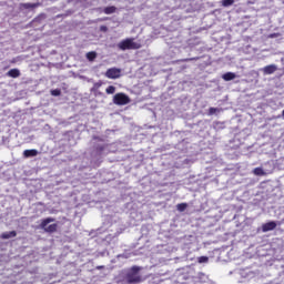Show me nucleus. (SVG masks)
Returning a JSON list of instances; mask_svg holds the SVG:
<instances>
[{
	"instance_id": "nucleus-33",
	"label": "nucleus",
	"mask_w": 284,
	"mask_h": 284,
	"mask_svg": "<svg viewBox=\"0 0 284 284\" xmlns=\"http://www.w3.org/2000/svg\"><path fill=\"white\" fill-rule=\"evenodd\" d=\"M282 116H284V109H283V111H282Z\"/></svg>"
},
{
	"instance_id": "nucleus-32",
	"label": "nucleus",
	"mask_w": 284,
	"mask_h": 284,
	"mask_svg": "<svg viewBox=\"0 0 284 284\" xmlns=\"http://www.w3.org/2000/svg\"><path fill=\"white\" fill-rule=\"evenodd\" d=\"M60 17H61V14L55 16L57 19H59Z\"/></svg>"
},
{
	"instance_id": "nucleus-3",
	"label": "nucleus",
	"mask_w": 284,
	"mask_h": 284,
	"mask_svg": "<svg viewBox=\"0 0 284 284\" xmlns=\"http://www.w3.org/2000/svg\"><path fill=\"white\" fill-rule=\"evenodd\" d=\"M53 223V224H50ZM59 229V224L54 223V217H47L41 220L39 224V230H43L47 234H54Z\"/></svg>"
},
{
	"instance_id": "nucleus-27",
	"label": "nucleus",
	"mask_w": 284,
	"mask_h": 284,
	"mask_svg": "<svg viewBox=\"0 0 284 284\" xmlns=\"http://www.w3.org/2000/svg\"><path fill=\"white\" fill-rule=\"evenodd\" d=\"M100 32H108V26H100Z\"/></svg>"
},
{
	"instance_id": "nucleus-4",
	"label": "nucleus",
	"mask_w": 284,
	"mask_h": 284,
	"mask_svg": "<svg viewBox=\"0 0 284 284\" xmlns=\"http://www.w3.org/2000/svg\"><path fill=\"white\" fill-rule=\"evenodd\" d=\"M118 48L119 50H122V52H125V50H139L141 45L134 42V39L126 38L118 43Z\"/></svg>"
},
{
	"instance_id": "nucleus-8",
	"label": "nucleus",
	"mask_w": 284,
	"mask_h": 284,
	"mask_svg": "<svg viewBox=\"0 0 284 284\" xmlns=\"http://www.w3.org/2000/svg\"><path fill=\"white\" fill-rule=\"evenodd\" d=\"M34 8H39V4L37 3H31V2H24L19 4V10L21 12H32Z\"/></svg>"
},
{
	"instance_id": "nucleus-14",
	"label": "nucleus",
	"mask_w": 284,
	"mask_h": 284,
	"mask_svg": "<svg viewBox=\"0 0 284 284\" xmlns=\"http://www.w3.org/2000/svg\"><path fill=\"white\" fill-rule=\"evenodd\" d=\"M223 81H234L236 79V73L234 72H226L222 75Z\"/></svg>"
},
{
	"instance_id": "nucleus-31",
	"label": "nucleus",
	"mask_w": 284,
	"mask_h": 284,
	"mask_svg": "<svg viewBox=\"0 0 284 284\" xmlns=\"http://www.w3.org/2000/svg\"><path fill=\"white\" fill-rule=\"evenodd\" d=\"M97 270H103V266H98Z\"/></svg>"
},
{
	"instance_id": "nucleus-25",
	"label": "nucleus",
	"mask_w": 284,
	"mask_h": 284,
	"mask_svg": "<svg viewBox=\"0 0 284 284\" xmlns=\"http://www.w3.org/2000/svg\"><path fill=\"white\" fill-rule=\"evenodd\" d=\"M50 93L51 97H61V89H52Z\"/></svg>"
},
{
	"instance_id": "nucleus-9",
	"label": "nucleus",
	"mask_w": 284,
	"mask_h": 284,
	"mask_svg": "<svg viewBox=\"0 0 284 284\" xmlns=\"http://www.w3.org/2000/svg\"><path fill=\"white\" fill-rule=\"evenodd\" d=\"M278 70V67L276 64H268L262 69H260V72H263V74L268 75V74H274Z\"/></svg>"
},
{
	"instance_id": "nucleus-7",
	"label": "nucleus",
	"mask_w": 284,
	"mask_h": 284,
	"mask_svg": "<svg viewBox=\"0 0 284 284\" xmlns=\"http://www.w3.org/2000/svg\"><path fill=\"white\" fill-rule=\"evenodd\" d=\"M184 52H190L189 53L190 58H186V59L182 60L184 62H187V61H199L201 59L199 55H193L192 57V54H194V52H196V49L194 47H186V48H184Z\"/></svg>"
},
{
	"instance_id": "nucleus-12",
	"label": "nucleus",
	"mask_w": 284,
	"mask_h": 284,
	"mask_svg": "<svg viewBox=\"0 0 284 284\" xmlns=\"http://www.w3.org/2000/svg\"><path fill=\"white\" fill-rule=\"evenodd\" d=\"M38 155H39V151L36 149H30V150L23 151L24 159H33V156H38Z\"/></svg>"
},
{
	"instance_id": "nucleus-23",
	"label": "nucleus",
	"mask_w": 284,
	"mask_h": 284,
	"mask_svg": "<svg viewBox=\"0 0 284 284\" xmlns=\"http://www.w3.org/2000/svg\"><path fill=\"white\" fill-rule=\"evenodd\" d=\"M106 94H114L116 92V87L114 85H109L105 90Z\"/></svg>"
},
{
	"instance_id": "nucleus-30",
	"label": "nucleus",
	"mask_w": 284,
	"mask_h": 284,
	"mask_svg": "<svg viewBox=\"0 0 284 284\" xmlns=\"http://www.w3.org/2000/svg\"><path fill=\"white\" fill-rule=\"evenodd\" d=\"M68 134H69V135L72 134V131H67V132L64 133V136L68 135Z\"/></svg>"
},
{
	"instance_id": "nucleus-1",
	"label": "nucleus",
	"mask_w": 284,
	"mask_h": 284,
	"mask_svg": "<svg viewBox=\"0 0 284 284\" xmlns=\"http://www.w3.org/2000/svg\"><path fill=\"white\" fill-rule=\"evenodd\" d=\"M91 148V163H98L101 161L102 156L110 154L112 152H116V149L110 143L104 136L93 135L90 141Z\"/></svg>"
},
{
	"instance_id": "nucleus-11",
	"label": "nucleus",
	"mask_w": 284,
	"mask_h": 284,
	"mask_svg": "<svg viewBox=\"0 0 284 284\" xmlns=\"http://www.w3.org/2000/svg\"><path fill=\"white\" fill-rule=\"evenodd\" d=\"M6 77H9V79H19V77H21V70H19V69H10L6 73Z\"/></svg>"
},
{
	"instance_id": "nucleus-18",
	"label": "nucleus",
	"mask_w": 284,
	"mask_h": 284,
	"mask_svg": "<svg viewBox=\"0 0 284 284\" xmlns=\"http://www.w3.org/2000/svg\"><path fill=\"white\" fill-rule=\"evenodd\" d=\"M197 281H199L200 283H207L209 277H207V275L204 274V273H199V274H197Z\"/></svg>"
},
{
	"instance_id": "nucleus-28",
	"label": "nucleus",
	"mask_w": 284,
	"mask_h": 284,
	"mask_svg": "<svg viewBox=\"0 0 284 284\" xmlns=\"http://www.w3.org/2000/svg\"><path fill=\"white\" fill-rule=\"evenodd\" d=\"M43 19H45V14L39 16L38 18L34 19V21H41Z\"/></svg>"
},
{
	"instance_id": "nucleus-17",
	"label": "nucleus",
	"mask_w": 284,
	"mask_h": 284,
	"mask_svg": "<svg viewBox=\"0 0 284 284\" xmlns=\"http://www.w3.org/2000/svg\"><path fill=\"white\" fill-rule=\"evenodd\" d=\"M104 14H114V12H116V7L114 6H110V7H105L103 9Z\"/></svg>"
},
{
	"instance_id": "nucleus-24",
	"label": "nucleus",
	"mask_w": 284,
	"mask_h": 284,
	"mask_svg": "<svg viewBox=\"0 0 284 284\" xmlns=\"http://www.w3.org/2000/svg\"><path fill=\"white\" fill-rule=\"evenodd\" d=\"M216 112H221L219 108L211 106L209 109V116H213V114H216Z\"/></svg>"
},
{
	"instance_id": "nucleus-26",
	"label": "nucleus",
	"mask_w": 284,
	"mask_h": 284,
	"mask_svg": "<svg viewBox=\"0 0 284 284\" xmlns=\"http://www.w3.org/2000/svg\"><path fill=\"white\" fill-rule=\"evenodd\" d=\"M210 261V257L203 255L197 257V263L203 264V263H207Z\"/></svg>"
},
{
	"instance_id": "nucleus-5",
	"label": "nucleus",
	"mask_w": 284,
	"mask_h": 284,
	"mask_svg": "<svg viewBox=\"0 0 284 284\" xmlns=\"http://www.w3.org/2000/svg\"><path fill=\"white\" fill-rule=\"evenodd\" d=\"M113 103L115 105H128L130 103V97L125 93H116L113 97Z\"/></svg>"
},
{
	"instance_id": "nucleus-13",
	"label": "nucleus",
	"mask_w": 284,
	"mask_h": 284,
	"mask_svg": "<svg viewBox=\"0 0 284 284\" xmlns=\"http://www.w3.org/2000/svg\"><path fill=\"white\" fill-rule=\"evenodd\" d=\"M17 236V231H9V232H3L1 234V239L3 241H8V239H14Z\"/></svg>"
},
{
	"instance_id": "nucleus-15",
	"label": "nucleus",
	"mask_w": 284,
	"mask_h": 284,
	"mask_svg": "<svg viewBox=\"0 0 284 284\" xmlns=\"http://www.w3.org/2000/svg\"><path fill=\"white\" fill-rule=\"evenodd\" d=\"M98 53L97 51H90L85 54V58L88 61H90V63H92L93 61L97 60Z\"/></svg>"
},
{
	"instance_id": "nucleus-2",
	"label": "nucleus",
	"mask_w": 284,
	"mask_h": 284,
	"mask_svg": "<svg viewBox=\"0 0 284 284\" xmlns=\"http://www.w3.org/2000/svg\"><path fill=\"white\" fill-rule=\"evenodd\" d=\"M141 270H143V267L134 265L131 268L128 270L125 276H124V281L128 284H139L143 282V277H141Z\"/></svg>"
},
{
	"instance_id": "nucleus-10",
	"label": "nucleus",
	"mask_w": 284,
	"mask_h": 284,
	"mask_svg": "<svg viewBox=\"0 0 284 284\" xmlns=\"http://www.w3.org/2000/svg\"><path fill=\"white\" fill-rule=\"evenodd\" d=\"M276 222L270 221L262 225V232H272V230H276Z\"/></svg>"
},
{
	"instance_id": "nucleus-6",
	"label": "nucleus",
	"mask_w": 284,
	"mask_h": 284,
	"mask_svg": "<svg viewBox=\"0 0 284 284\" xmlns=\"http://www.w3.org/2000/svg\"><path fill=\"white\" fill-rule=\"evenodd\" d=\"M106 79H121V69L110 68L105 72Z\"/></svg>"
},
{
	"instance_id": "nucleus-22",
	"label": "nucleus",
	"mask_w": 284,
	"mask_h": 284,
	"mask_svg": "<svg viewBox=\"0 0 284 284\" xmlns=\"http://www.w3.org/2000/svg\"><path fill=\"white\" fill-rule=\"evenodd\" d=\"M101 85H103L102 82H95L91 88V92H99V88H101Z\"/></svg>"
},
{
	"instance_id": "nucleus-21",
	"label": "nucleus",
	"mask_w": 284,
	"mask_h": 284,
	"mask_svg": "<svg viewBox=\"0 0 284 284\" xmlns=\"http://www.w3.org/2000/svg\"><path fill=\"white\" fill-rule=\"evenodd\" d=\"M221 3L223 8H230V6H234V0H222Z\"/></svg>"
},
{
	"instance_id": "nucleus-29",
	"label": "nucleus",
	"mask_w": 284,
	"mask_h": 284,
	"mask_svg": "<svg viewBox=\"0 0 284 284\" xmlns=\"http://www.w3.org/2000/svg\"><path fill=\"white\" fill-rule=\"evenodd\" d=\"M276 37H280V34L278 33H271L268 36V39H276Z\"/></svg>"
},
{
	"instance_id": "nucleus-20",
	"label": "nucleus",
	"mask_w": 284,
	"mask_h": 284,
	"mask_svg": "<svg viewBox=\"0 0 284 284\" xmlns=\"http://www.w3.org/2000/svg\"><path fill=\"white\" fill-rule=\"evenodd\" d=\"M178 212H185L187 210V203H180L176 205Z\"/></svg>"
},
{
	"instance_id": "nucleus-19",
	"label": "nucleus",
	"mask_w": 284,
	"mask_h": 284,
	"mask_svg": "<svg viewBox=\"0 0 284 284\" xmlns=\"http://www.w3.org/2000/svg\"><path fill=\"white\" fill-rule=\"evenodd\" d=\"M253 174H255V176H264L265 171L263 170V168H255L253 170Z\"/></svg>"
},
{
	"instance_id": "nucleus-16",
	"label": "nucleus",
	"mask_w": 284,
	"mask_h": 284,
	"mask_svg": "<svg viewBox=\"0 0 284 284\" xmlns=\"http://www.w3.org/2000/svg\"><path fill=\"white\" fill-rule=\"evenodd\" d=\"M213 130H215V132H221V130H225V122H214Z\"/></svg>"
}]
</instances>
